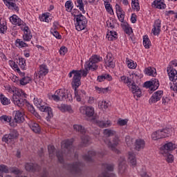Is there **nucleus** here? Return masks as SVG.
I'll list each match as a JSON object with an SVG mask.
<instances>
[{
  "label": "nucleus",
  "instance_id": "obj_1",
  "mask_svg": "<svg viewBox=\"0 0 177 177\" xmlns=\"http://www.w3.org/2000/svg\"><path fill=\"white\" fill-rule=\"evenodd\" d=\"M119 81L120 82H123V84H126L127 86H129V89L133 94L134 97H140V96H142V91L140 90L139 86L135 84V82H133L132 78L123 75L120 77Z\"/></svg>",
  "mask_w": 177,
  "mask_h": 177
},
{
  "label": "nucleus",
  "instance_id": "obj_2",
  "mask_svg": "<svg viewBox=\"0 0 177 177\" xmlns=\"http://www.w3.org/2000/svg\"><path fill=\"white\" fill-rule=\"evenodd\" d=\"M35 106L39 109L40 111L47 113L48 116L50 118L53 117V112H52V108L48 106V104L42 100L41 98L35 97L33 100Z\"/></svg>",
  "mask_w": 177,
  "mask_h": 177
},
{
  "label": "nucleus",
  "instance_id": "obj_3",
  "mask_svg": "<svg viewBox=\"0 0 177 177\" xmlns=\"http://www.w3.org/2000/svg\"><path fill=\"white\" fill-rule=\"evenodd\" d=\"M102 60H103V58L97 55H94L91 56L89 60L86 62V69L91 70V71H95V70H97L98 66L96 65V64L100 63V62H102Z\"/></svg>",
  "mask_w": 177,
  "mask_h": 177
},
{
  "label": "nucleus",
  "instance_id": "obj_4",
  "mask_svg": "<svg viewBox=\"0 0 177 177\" xmlns=\"http://www.w3.org/2000/svg\"><path fill=\"white\" fill-rule=\"evenodd\" d=\"M172 135V128L164 129L162 130H158L152 133L151 138L153 140H158V139H162L164 138H168Z\"/></svg>",
  "mask_w": 177,
  "mask_h": 177
},
{
  "label": "nucleus",
  "instance_id": "obj_5",
  "mask_svg": "<svg viewBox=\"0 0 177 177\" xmlns=\"http://www.w3.org/2000/svg\"><path fill=\"white\" fill-rule=\"evenodd\" d=\"M76 23L75 24L77 31H82L86 28L88 24V19L84 15H80L75 17Z\"/></svg>",
  "mask_w": 177,
  "mask_h": 177
},
{
  "label": "nucleus",
  "instance_id": "obj_6",
  "mask_svg": "<svg viewBox=\"0 0 177 177\" xmlns=\"http://www.w3.org/2000/svg\"><path fill=\"white\" fill-rule=\"evenodd\" d=\"M62 149L64 150L66 156L74 154V147H73V140H64L61 143Z\"/></svg>",
  "mask_w": 177,
  "mask_h": 177
},
{
  "label": "nucleus",
  "instance_id": "obj_7",
  "mask_svg": "<svg viewBox=\"0 0 177 177\" xmlns=\"http://www.w3.org/2000/svg\"><path fill=\"white\" fill-rule=\"evenodd\" d=\"M167 70L170 81L174 84V86H170V89L174 92H177V71L175 68H167Z\"/></svg>",
  "mask_w": 177,
  "mask_h": 177
},
{
  "label": "nucleus",
  "instance_id": "obj_8",
  "mask_svg": "<svg viewBox=\"0 0 177 177\" xmlns=\"http://www.w3.org/2000/svg\"><path fill=\"white\" fill-rule=\"evenodd\" d=\"M104 142L105 145H107V146L113 150V151H115V153H117L118 154L120 151L118 149H117L115 147L120 145V138L117 136H115L113 138L112 140H109V138L104 139Z\"/></svg>",
  "mask_w": 177,
  "mask_h": 177
},
{
  "label": "nucleus",
  "instance_id": "obj_9",
  "mask_svg": "<svg viewBox=\"0 0 177 177\" xmlns=\"http://www.w3.org/2000/svg\"><path fill=\"white\" fill-rule=\"evenodd\" d=\"M103 171L101 174L99 175V177H115L114 174H110L113 172L114 169V166L111 164H103L102 165Z\"/></svg>",
  "mask_w": 177,
  "mask_h": 177
},
{
  "label": "nucleus",
  "instance_id": "obj_10",
  "mask_svg": "<svg viewBox=\"0 0 177 177\" xmlns=\"http://www.w3.org/2000/svg\"><path fill=\"white\" fill-rule=\"evenodd\" d=\"M104 63L106 67L109 68H114L115 67V62H114V57L111 53H108L104 57Z\"/></svg>",
  "mask_w": 177,
  "mask_h": 177
},
{
  "label": "nucleus",
  "instance_id": "obj_11",
  "mask_svg": "<svg viewBox=\"0 0 177 177\" xmlns=\"http://www.w3.org/2000/svg\"><path fill=\"white\" fill-rule=\"evenodd\" d=\"M52 99L54 100L55 102H60L62 100H64V99H66V89L61 88L57 90L55 95H52Z\"/></svg>",
  "mask_w": 177,
  "mask_h": 177
},
{
  "label": "nucleus",
  "instance_id": "obj_12",
  "mask_svg": "<svg viewBox=\"0 0 177 177\" xmlns=\"http://www.w3.org/2000/svg\"><path fill=\"white\" fill-rule=\"evenodd\" d=\"M80 111L83 115H86V117L88 118L93 117V115H95V108H93V106H83L80 107Z\"/></svg>",
  "mask_w": 177,
  "mask_h": 177
},
{
  "label": "nucleus",
  "instance_id": "obj_13",
  "mask_svg": "<svg viewBox=\"0 0 177 177\" xmlns=\"http://www.w3.org/2000/svg\"><path fill=\"white\" fill-rule=\"evenodd\" d=\"M10 21L14 26H18L21 28H23L24 26H27L26 23L16 15H13L10 17Z\"/></svg>",
  "mask_w": 177,
  "mask_h": 177
},
{
  "label": "nucleus",
  "instance_id": "obj_14",
  "mask_svg": "<svg viewBox=\"0 0 177 177\" xmlns=\"http://www.w3.org/2000/svg\"><path fill=\"white\" fill-rule=\"evenodd\" d=\"M71 85L73 89H78L81 86V76L80 72L76 73L73 75Z\"/></svg>",
  "mask_w": 177,
  "mask_h": 177
},
{
  "label": "nucleus",
  "instance_id": "obj_15",
  "mask_svg": "<svg viewBox=\"0 0 177 177\" xmlns=\"http://www.w3.org/2000/svg\"><path fill=\"white\" fill-rule=\"evenodd\" d=\"M21 30H24L23 40L24 42H30L32 38V35L31 34L30 28L26 25L23 28H21Z\"/></svg>",
  "mask_w": 177,
  "mask_h": 177
},
{
  "label": "nucleus",
  "instance_id": "obj_16",
  "mask_svg": "<svg viewBox=\"0 0 177 177\" xmlns=\"http://www.w3.org/2000/svg\"><path fill=\"white\" fill-rule=\"evenodd\" d=\"M15 115L14 118L15 122L20 124L21 122H24V111L23 109L15 111Z\"/></svg>",
  "mask_w": 177,
  "mask_h": 177
},
{
  "label": "nucleus",
  "instance_id": "obj_17",
  "mask_svg": "<svg viewBox=\"0 0 177 177\" xmlns=\"http://www.w3.org/2000/svg\"><path fill=\"white\" fill-rule=\"evenodd\" d=\"M127 168H128V166L127 165L125 158L122 156L119 159V173L122 175V174H125L127 172Z\"/></svg>",
  "mask_w": 177,
  "mask_h": 177
},
{
  "label": "nucleus",
  "instance_id": "obj_18",
  "mask_svg": "<svg viewBox=\"0 0 177 177\" xmlns=\"http://www.w3.org/2000/svg\"><path fill=\"white\" fill-rule=\"evenodd\" d=\"M82 165L80 162H76L73 165H68L67 169L72 174H80L81 172Z\"/></svg>",
  "mask_w": 177,
  "mask_h": 177
},
{
  "label": "nucleus",
  "instance_id": "obj_19",
  "mask_svg": "<svg viewBox=\"0 0 177 177\" xmlns=\"http://www.w3.org/2000/svg\"><path fill=\"white\" fill-rule=\"evenodd\" d=\"M163 95L164 91H158L155 92L149 99V103H157V102L161 100V97H162Z\"/></svg>",
  "mask_w": 177,
  "mask_h": 177
},
{
  "label": "nucleus",
  "instance_id": "obj_20",
  "mask_svg": "<svg viewBox=\"0 0 177 177\" xmlns=\"http://www.w3.org/2000/svg\"><path fill=\"white\" fill-rule=\"evenodd\" d=\"M25 169L28 172H35L39 169V166L36 163L27 162L25 164Z\"/></svg>",
  "mask_w": 177,
  "mask_h": 177
},
{
  "label": "nucleus",
  "instance_id": "obj_21",
  "mask_svg": "<svg viewBox=\"0 0 177 177\" xmlns=\"http://www.w3.org/2000/svg\"><path fill=\"white\" fill-rule=\"evenodd\" d=\"M28 125L30 129L35 132V133H39V132H41V127H39V124L35 121L30 120Z\"/></svg>",
  "mask_w": 177,
  "mask_h": 177
},
{
  "label": "nucleus",
  "instance_id": "obj_22",
  "mask_svg": "<svg viewBox=\"0 0 177 177\" xmlns=\"http://www.w3.org/2000/svg\"><path fill=\"white\" fill-rule=\"evenodd\" d=\"M75 91V99L77 102H81L83 97H85L86 93L84 90H78V88L74 89Z\"/></svg>",
  "mask_w": 177,
  "mask_h": 177
},
{
  "label": "nucleus",
  "instance_id": "obj_23",
  "mask_svg": "<svg viewBox=\"0 0 177 177\" xmlns=\"http://www.w3.org/2000/svg\"><path fill=\"white\" fill-rule=\"evenodd\" d=\"M145 146H146V142L143 139L138 138L135 142V150L137 151H140V150H143L145 149Z\"/></svg>",
  "mask_w": 177,
  "mask_h": 177
},
{
  "label": "nucleus",
  "instance_id": "obj_24",
  "mask_svg": "<svg viewBox=\"0 0 177 177\" xmlns=\"http://www.w3.org/2000/svg\"><path fill=\"white\" fill-rule=\"evenodd\" d=\"M12 102L15 106L23 107L26 104V99L23 97H17L16 95H12Z\"/></svg>",
  "mask_w": 177,
  "mask_h": 177
},
{
  "label": "nucleus",
  "instance_id": "obj_25",
  "mask_svg": "<svg viewBox=\"0 0 177 177\" xmlns=\"http://www.w3.org/2000/svg\"><path fill=\"white\" fill-rule=\"evenodd\" d=\"M103 157V154L95 152L94 151H90L88 152V155L84 156L83 158L85 161H92V157Z\"/></svg>",
  "mask_w": 177,
  "mask_h": 177
},
{
  "label": "nucleus",
  "instance_id": "obj_26",
  "mask_svg": "<svg viewBox=\"0 0 177 177\" xmlns=\"http://www.w3.org/2000/svg\"><path fill=\"white\" fill-rule=\"evenodd\" d=\"M49 73V69H48V66L45 64H41L39 66V70L38 72L39 77L42 78V77H45L46 74Z\"/></svg>",
  "mask_w": 177,
  "mask_h": 177
},
{
  "label": "nucleus",
  "instance_id": "obj_27",
  "mask_svg": "<svg viewBox=\"0 0 177 177\" xmlns=\"http://www.w3.org/2000/svg\"><path fill=\"white\" fill-rule=\"evenodd\" d=\"M128 161L131 167H136V155L133 152H129Z\"/></svg>",
  "mask_w": 177,
  "mask_h": 177
},
{
  "label": "nucleus",
  "instance_id": "obj_28",
  "mask_svg": "<svg viewBox=\"0 0 177 177\" xmlns=\"http://www.w3.org/2000/svg\"><path fill=\"white\" fill-rule=\"evenodd\" d=\"M152 6L156 8V9H165L166 6L164 0H155L152 3Z\"/></svg>",
  "mask_w": 177,
  "mask_h": 177
},
{
  "label": "nucleus",
  "instance_id": "obj_29",
  "mask_svg": "<svg viewBox=\"0 0 177 177\" xmlns=\"http://www.w3.org/2000/svg\"><path fill=\"white\" fill-rule=\"evenodd\" d=\"M20 77H21V78L19 80V85H22L23 86L27 85V84H30L32 80L29 76H26V73L23 76L20 75Z\"/></svg>",
  "mask_w": 177,
  "mask_h": 177
},
{
  "label": "nucleus",
  "instance_id": "obj_30",
  "mask_svg": "<svg viewBox=\"0 0 177 177\" xmlns=\"http://www.w3.org/2000/svg\"><path fill=\"white\" fill-rule=\"evenodd\" d=\"M73 128L75 132H78L81 135H85L86 133V130L84 127H82L81 124H74Z\"/></svg>",
  "mask_w": 177,
  "mask_h": 177
},
{
  "label": "nucleus",
  "instance_id": "obj_31",
  "mask_svg": "<svg viewBox=\"0 0 177 177\" xmlns=\"http://www.w3.org/2000/svg\"><path fill=\"white\" fill-rule=\"evenodd\" d=\"M106 38H107L109 41H115V39L118 38V34L114 30H111L106 34Z\"/></svg>",
  "mask_w": 177,
  "mask_h": 177
},
{
  "label": "nucleus",
  "instance_id": "obj_32",
  "mask_svg": "<svg viewBox=\"0 0 177 177\" xmlns=\"http://www.w3.org/2000/svg\"><path fill=\"white\" fill-rule=\"evenodd\" d=\"M59 110L62 111V113H66V111H68V113H73V109H71V106L70 105H66V104H61L58 106Z\"/></svg>",
  "mask_w": 177,
  "mask_h": 177
},
{
  "label": "nucleus",
  "instance_id": "obj_33",
  "mask_svg": "<svg viewBox=\"0 0 177 177\" xmlns=\"http://www.w3.org/2000/svg\"><path fill=\"white\" fill-rule=\"evenodd\" d=\"M175 149V144L172 142H167L162 147V150L165 151H171Z\"/></svg>",
  "mask_w": 177,
  "mask_h": 177
},
{
  "label": "nucleus",
  "instance_id": "obj_34",
  "mask_svg": "<svg viewBox=\"0 0 177 177\" xmlns=\"http://www.w3.org/2000/svg\"><path fill=\"white\" fill-rule=\"evenodd\" d=\"M105 80H106V81H112L113 77L111 75L106 73L97 77V81L99 82H103V81H105Z\"/></svg>",
  "mask_w": 177,
  "mask_h": 177
},
{
  "label": "nucleus",
  "instance_id": "obj_35",
  "mask_svg": "<svg viewBox=\"0 0 177 177\" xmlns=\"http://www.w3.org/2000/svg\"><path fill=\"white\" fill-rule=\"evenodd\" d=\"M96 123H97V125H98V127H100V128H109V127H111V122H110V120H107V121L97 120Z\"/></svg>",
  "mask_w": 177,
  "mask_h": 177
},
{
  "label": "nucleus",
  "instance_id": "obj_36",
  "mask_svg": "<svg viewBox=\"0 0 177 177\" xmlns=\"http://www.w3.org/2000/svg\"><path fill=\"white\" fill-rule=\"evenodd\" d=\"M145 73L147 75H151L152 77H156L157 73L156 72V68L149 66L145 69Z\"/></svg>",
  "mask_w": 177,
  "mask_h": 177
},
{
  "label": "nucleus",
  "instance_id": "obj_37",
  "mask_svg": "<svg viewBox=\"0 0 177 177\" xmlns=\"http://www.w3.org/2000/svg\"><path fill=\"white\" fill-rule=\"evenodd\" d=\"M143 45L145 49H150V46H151V41H150V39H149V36L145 35L143 37Z\"/></svg>",
  "mask_w": 177,
  "mask_h": 177
},
{
  "label": "nucleus",
  "instance_id": "obj_38",
  "mask_svg": "<svg viewBox=\"0 0 177 177\" xmlns=\"http://www.w3.org/2000/svg\"><path fill=\"white\" fill-rule=\"evenodd\" d=\"M15 45L17 48H28V44L25 43L21 39H17L15 41Z\"/></svg>",
  "mask_w": 177,
  "mask_h": 177
},
{
  "label": "nucleus",
  "instance_id": "obj_39",
  "mask_svg": "<svg viewBox=\"0 0 177 177\" xmlns=\"http://www.w3.org/2000/svg\"><path fill=\"white\" fill-rule=\"evenodd\" d=\"M13 96H16L17 97H24L26 96V93L20 88H15Z\"/></svg>",
  "mask_w": 177,
  "mask_h": 177
},
{
  "label": "nucleus",
  "instance_id": "obj_40",
  "mask_svg": "<svg viewBox=\"0 0 177 177\" xmlns=\"http://www.w3.org/2000/svg\"><path fill=\"white\" fill-rule=\"evenodd\" d=\"M0 101L3 106H8V104H10V100L6 97L3 94L0 95Z\"/></svg>",
  "mask_w": 177,
  "mask_h": 177
},
{
  "label": "nucleus",
  "instance_id": "obj_41",
  "mask_svg": "<svg viewBox=\"0 0 177 177\" xmlns=\"http://www.w3.org/2000/svg\"><path fill=\"white\" fill-rule=\"evenodd\" d=\"M77 8L80 9V11L82 12L84 15H85L86 11L85 8H84V2L82 0H77L76 2H75Z\"/></svg>",
  "mask_w": 177,
  "mask_h": 177
},
{
  "label": "nucleus",
  "instance_id": "obj_42",
  "mask_svg": "<svg viewBox=\"0 0 177 177\" xmlns=\"http://www.w3.org/2000/svg\"><path fill=\"white\" fill-rule=\"evenodd\" d=\"M126 64L129 68H131L132 70H135L138 64L133 62L132 59H129V58L126 59Z\"/></svg>",
  "mask_w": 177,
  "mask_h": 177
},
{
  "label": "nucleus",
  "instance_id": "obj_43",
  "mask_svg": "<svg viewBox=\"0 0 177 177\" xmlns=\"http://www.w3.org/2000/svg\"><path fill=\"white\" fill-rule=\"evenodd\" d=\"M8 30V26H6V21H1L0 19V34H5Z\"/></svg>",
  "mask_w": 177,
  "mask_h": 177
},
{
  "label": "nucleus",
  "instance_id": "obj_44",
  "mask_svg": "<svg viewBox=\"0 0 177 177\" xmlns=\"http://www.w3.org/2000/svg\"><path fill=\"white\" fill-rule=\"evenodd\" d=\"M117 132L114 130L106 129L104 130V135L106 138H110V136H115Z\"/></svg>",
  "mask_w": 177,
  "mask_h": 177
},
{
  "label": "nucleus",
  "instance_id": "obj_45",
  "mask_svg": "<svg viewBox=\"0 0 177 177\" xmlns=\"http://www.w3.org/2000/svg\"><path fill=\"white\" fill-rule=\"evenodd\" d=\"M131 6L133 10H136V12H139V10H140L139 0H131Z\"/></svg>",
  "mask_w": 177,
  "mask_h": 177
},
{
  "label": "nucleus",
  "instance_id": "obj_46",
  "mask_svg": "<svg viewBox=\"0 0 177 177\" xmlns=\"http://www.w3.org/2000/svg\"><path fill=\"white\" fill-rule=\"evenodd\" d=\"M9 172L10 174H14V175H21L23 174V171L17 167H10Z\"/></svg>",
  "mask_w": 177,
  "mask_h": 177
},
{
  "label": "nucleus",
  "instance_id": "obj_47",
  "mask_svg": "<svg viewBox=\"0 0 177 177\" xmlns=\"http://www.w3.org/2000/svg\"><path fill=\"white\" fill-rule=\"evenodd\" d=\"M6 6L10 10H15V12H19V6H17V5L15 3H14L13 1L11 3H8V5Z\"/></svg>",
  "mask_w": 177,
  "mask_h": 177
},
{
  "label": "nucleus",
  "instance_id": "obj_48",
  "mask_svg": "<svg viewBox=\"0 0 177 177\" xmlns=\"http://www.w3.org/2000/svg\"><path fill=\"white\" fill-rule=\"evenodd\" d=\"M98 107L102 109V110H106V109H109V104L104 100L100 101L98 102Z\"/></svg>",
  "mask_w": 177,
  "mask_h": 177
},
{
  "label": "nucleus",
  "instance_id": "obj_49",
  "mask_svg": "<svg viewBox=\"0 0 177 177\" xmlns=\"http://www.w3.org/2000/svg\"><path fill=\"white\" fill-rule=\"evenodd\" d=\"M48 150L49 153V157L50 158H53V157H55V154H56L55 147L53 145H48Z\"/></svg>",
  "mask_w": 177,
  "mask_h": 177
},
{
  "label": "nucleus",
  "instance_id": "obj_50",
  "mask_svg": "<svg viewBox=\"0 0 177 177\" xmlns=\"http://www.w3.org/2000/svg\"><path fill=\"white\" fill-rule=\"evenodd\" d=\"M81 139L83 146H88L89 142H91V138L88 136H83Z\"/></svg>",
  "mask_w": 177,
  "mask_h": 177
},
{
  "label": "nucleus",
  "instance_id": "obj_51",
  "mask_svg": "<svg viewBox=\"0 0 177 177\" xmlns=\"http://www.w3.org/2000/svg\"><path fill=\"white\" fill-rule=\"evenodd\" d=\"M95 89L97 93H107V92H109V87L100 88L98 86H95Z\"/></svg>",
  "mask_w": 177,
  "mask_h": 177
},
{
  "label": "nucleus",
  "instance_id": "obj_52",
  "mask_svg": "<svg viewBox=\"0 0 177 177\" xmlns=\"http://www.w3.org/2000/svg\"><path fill=\"white\" fill-rule=\"evenodd\" d=\"M19 66L21 70H26V59L24 58H19Z\"/></svg>",
  "mask_w": 177,
  "mask_h": 177
},
{
  "label": "nucleus",
  "instance_id": "obj_53",
  "mask_svg": "<svg viewBox=\"0 0 177 177\" xmlns=\"http://www.w3.org/2000/svg\"><path fill=\"white\" fill-rule=\"evenodd\" d=\"M65 8L66 12H71L73 10V2L71 1H67L65 3Z\"/></svg>",
  "mask_w": 177,
  "mask_h": 177
},
{
  "label": "nucleus",
  "instance_id": "obj_54",
  "mask_svg": "<svg viewBox=\"0 0 177 177\" xmlns=\"http://www.w3.org/2000/svg\"><path fill=\"white\" fill-rule=\"evenodd\" d=\"M158 86H160L158 80L154 79L153 80H152V91H156L158 89Z\"/></svg>",
  "mask_w": 177,
  "mask_h": 177
},
{
  "label": "nucleus",
  "instance_id": "obj_55",
  "mask_svg": "<svg viewBox=\"0 0 177 177\" xmlns=\"http://www.w3.org/2000/svg\"><path fill=\"white\" fill-rule=\"evenodd\" d=\"M2 140L6 143H10V142H12L13 138L10 136V134H6L3 137Z\"/></svg>",
  "mask_w": 177,
  "mask_h": 177
},
{
  "label": "nucleus",
  "instance_id": "obj_56",
  "mask_svg": "<svg viewBox=\"0 0 177 177\" xmlns=\"http://www.w3.org/2000/svg\"><path fill=\"white\" fill-rule=\"evenodd\" d=\"M40 21H45L46 23H49V14H43L39 17Z\"/></svg>",
  "mask_w": 177,
  "mask_h": 177
},
{
  "label": "nucleus",
  "instance_id": "obj_57",
  "mask_svg": "<svg viewBox=\"0 0 177 177\" xmlns=\"http://www.w3.org/2000/svg\"><path fill=\"white\" fill-rule=\"evenodd\" d=\"M9 134L13 140H15V139H17L19 138V132H17V130H15V129L11 130V131Z\"/></svg>",
  "mask_w": 177,
  "mask_h": 177
},
{
  "label": "nucleus",
  "instance_id": "obj_58",
  "mask_svg": "<svg viewBox=\"0 0 177 177\" xmlns=\"http://www.w3.org/2000/svg\"><path fill=\"white\" fill-rule=\"evenodd\" d=\"M56 156L58 160L61 162V164H62V162H64V155H63V153L60 152V151H58L56 152Z\"/></svg>",
  "mask_w": 177,
  "mask_h": 177
},
{
  "label": "nucleus",
  "instance_id": "obj_59",
  "mask_svg": "<svg viewBox=\"0 0 177 177\" xmlns=\"http://www.w3.org/2000/svg\"><path fill=\"white\" fill-rule=\"evenodd\" d=\"M50 33L53 35V36L57 38V39H62V35H60V34H59V32H57V30H56V29H53L52 28L50 30Z\"/></svg>",
  "mask_w": 177,
  "mask_h": 177
},
{
  "label": "nucleus",
  "instance_id": "obj_60",
  "mask_svg": "<svg viewBox=\"0 0 177 177\" xmlns=\"http://www.w3.org/2000/svg\"><path fill=\"white\" fill-rule=\"evenodd\" d=\"M12 68H13L14 70L17 71V73L19 75H25L26 73L24 72H21V71H20V68H19V66L17 64H14V66L12 67Z\"/></svg>",
  "mask_w": 177,
  "mask_h": 177
},
{
  "label": "nucleus",
  "instance_id": "obj_61",
  "mask_svg": "<svg viewBox=\"0 0 177 177\" xmlns=\"http://www.w3.org/2000/svg\"><path fill=\"white\" fill-rule=\"evenodd\" d=\"M84 67H85V70L76 71H79V74H80V77L81 75L82 77H86L88 75V71H89V70L86 69V64H85Z\"/></svg>",
  "mask_w": 177,
  "mask_h": 177
},
{
  "label": "nucleus",
  "instance_id": "obj_62",
  "mask_svg": "<svg viewBox=\"0 0 177 177\" xmlns=\"http://www.w3.org/2000/svg\"><path fill=\"white\" fill-rule=\"evenodd\" d=\"M105 9L108 12V13H110V15H113L114 11L113 10V7H111V4H105Z\"/></svg>",
  "mask_w": 177,
  "mask_h": 177
},
{
  "label": "nucleus",
  "instance_id": "obj_63",
  "mask_svg": "<svg viewBox=\"0 0 177 177\" xmlns=\"http://www.w3.org/2000/svg\"><path fill=\"white\" fill-rule=\"evenodd\" d=\"M1 121H4V122H10L12 121V117L8 115H2L0 117Z\"/></svg>",
  "mask_w": 177,
  "mask_h": 177
},
{
  "label": "nucleus",
  "instance_id": "obj_64",
  "mask_svg": "<svg viewBox=\"0 0 177 177\" xmlns=\"http://www.w3.org/2000/svg\"><path fill=\"white\" fill-rule=\"evenodd\" d=\"M0 171L4 172L5 174H9V169L8 166L5 165H0Z\"/></svg>",
  "mask_w": 177,
  "mask_h": 177
}]
</instances>
